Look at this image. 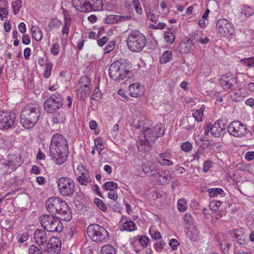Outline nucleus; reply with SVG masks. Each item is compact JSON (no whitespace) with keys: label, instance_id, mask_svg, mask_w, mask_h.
Returning <instances> with one entry per match:
<instances>
[{"label":"nucleus","instance_id":"nucleus-6","mask_svg":"<svg viewBox=\"0 0 254 254\" xmlns=\"http://www.w3.org/2000/svg\"><path fill=\"white\" fill-rule=\"evenodd\" d=\"M146 44L145 36L138 31L132 32L128 36L127 45L133 52L141 51Z\"/></svg>","mask_w":254,"mask_h":254},{"label":"nucleus","instance_id":"nucleus-34","mask_svg":"<svg viewBox=\"0 0 254 254\" xmlns=\"http://www.w3.org/2000/svg\"><path fill=\"white\" fill-rule=\"evenodd\" d=\"M79 87H90L91 80L87 76H82L79 80Z\"/></svg>","mask_w":254,"mask_h":254},{"label":"nucleus","instance_id":"nucleus-37","mask_svg":"<svg viewBox=\"0 0 254 254\" xmlns=\"http://www.w3.org/2000/svg\"><path fill=\"white\" fill-rule=\"evenodd\" d=\"M241 13L247 17L251 16L254 13V9L251 6L244 5L242 8Z\"/></svg>","mask_w":254,"mask_h":254},{"label":"nucleus","instance_id":"nucleus-43","mask_svg":"<svg viewBox=\"0 0 254 254\" xmlns=\"http://www.w3.org/2000/svg\"><path fill=\"white\" fill-rule=\"evenodd\" d=\"M53 68V64L52 63H47L45 64V69L44 76L45 78H49L51 74V71Z\"/></svg>","mask_w":254,"mask_h":254},{"label":"nucleus","instance_id":"nucleus-44","mask_svg":"<svg viewBox=\"0 0 254 254\" xmlns=\"http://www.w3.org/2000/svg\"><path fill=\"white\" fill-rule=\"evenodd\" d=\"M132 4L136 12L139 14H142L143 10L140 6V3L139 0H132Z\"/></svg>","mask_w":254,"mask_h":254},{"label":"nucleus","instance_id":"nucleus-47","mask_svg":"<svg viewBox=\"0 0 254 254\" xmlns=\"http://www.w3.org/2000/svg\"><path fill=\"white\" fill-rule=\"evenodd\" d=\"M29 254H42V252L35 245H31L28 250Z\"/></svg>","mask_w":254,"mask_h":254},{"label":"nucleus","instance_id":"nucleus-23","mask_svg":"<svg viewBox=\"0 0 254 254\" xmlns=\"http://www.w3.org/2000/svg\"><path fill=\"white\" fill-rule=\"evenodd\" d=\"M90 93V87H79L77 90V95L82 100H84Z\"/></svg>","mask_w":254,"mask_h":254},{"label":"nucleus","instance_id":"nucleus-45","mask_svg":"<svg viewBox=\"0 0 254 254\" xmlns=\"http://www.w3.org/2000/svg\"><path fill=\"white\" fill-rule=\"evenodd\" d=\"M221 204V202L220 201H211L209 204V207L212 211L215 212L219 209Z\"/></svg>","mask_w":254,"mask_h":254},{"label":"nucleus","instance_id":"nucleus-3","mask_svg":"<svg viewBox=\"0 0 254 254\" xmlns=\"http://www.w3.org/2000/svg\"><path fill=\"white\" fill-rule=\"evenodd\" d=\"M41 115V108L38 104L30 103L25 106L20 115V123L25 128H31L38 122Z\"/></svg>","mask_w":254,"mask_h":254},{"label":"nucleus","instance_id":"nucleus-48","mask_svg":"<svg viewBox=\"0 0 254 254\" xmlns=\"http://www.w3.org/2000/svg\"><path fill=\"white\" fill-rule=\"evenodd\" d=\"M230 96L231 98L236 102L239 101L242 99V97L241 96L240 93L237 91H233L230 94Z\"/></svg>","mask_w":254,"mask_h":254},{"label":"nucleus","instance_id":"nucleus-60","mask_svg":"<svg viewBox=\"0 0 254 254\" xmlns=\"http://www.w3.org/2000/svg\"><path fill=\"white\" fill-rule=\"evenodd\" d=\"M22 42L24 45H28L30 43V36L25 34H23L22 38Z\"/></svg>","mask_w":254,"mask_h":254},{"label":"nucleus","instance_id":"nucleus-41","mask_svg":"<svg viewBox=\"0 0 254 254\" xmlns=\"http://www.w3.org/2000/svg\"><path fill=\"white\" fill-rule=\"evenodd\" d=\"M105 21L108 24L118 23V15L114 14L108 15L105 19Z\"/></svg>","mask_w":254,"mask_h":254},{"label":"nucleus","instance_id":"nucleus-2","mask_svg":"<svg viewBox=\"0 0 254 254\" xmlns=\"http://www.w3.org/2000/svg\"><path fill=\"white\" fill-rule=\"evenodd\" d=\"M47 211L59 219L69 221L71 218V212L66 202L58 197L49 198L45 204Z\"/></svg>","mask_w":254,"mask_h":254},{"label":"nucleus","instance_id":"nucleus-59","mask_svg":"<svg viewBox=\"0 0 254 254\" xmlns=\"http://www.w3.org/2000/svg\"><path fill=\"white\" fill-rule=\"evenodd\" d=\"M212 162L210 160H207L203 163L202 170L204 172H206L211 167Z\"/></svg>","mask_w":254,"mask_h":254},{"label":"nucleus","instance_id":"nucleus-1","mask_svg":"<svg viewBox=\"0 0 254 254\" xmlns=\"http://www.w3.org/2000/svg\"><path fill=\"white\" fill-rule=\"evenodd\" d=\"M69 153L67 140L61 134H54L51 140L49 153L52 159L58 165L64 163Z\"/></svg>","mask_w":254,"mask_h":254},{"label":"nucleus","instance_id":"nucleus-31","mask_svg":"<svg viewBox=\"0 0 254 254\" xmlns=\"http://www.w3.org/2000/svg\"><path fill=\"white\" fill-rule=\"evenodd\" d=\"M124 230L131 232L133 231L136 228L135 223L131 220H128L126 221L123 225Z\"/></svg>","mask_w":254,"mask_h":254},{"label":"nucleus","instance_id":"nucleus-57","mask_svg":"<svg viewBox=\"0 0 254 254\" xmlns=\"http://www.w3.org/2000/svg\"><path fill=\"white\" fill-rule=\"evenodd\" d=\"M131 19V16L130 15H118V23L129 21Z\"/></svg>","mask_w":254,"mask_h":254},{"label":"nucleus","instance_id":"nucleus-18","mask_svg":"<svg viewBox=\"0 0 254 254\" xmlns=\"http://www.w3.org/2000/svg\"><path fill=\"white\" fill-rule=\"evenodd\" d=\"M151 121L144 117L141 121H139L137 124L134 125L135 127L143 131L144 138V139H145V135L146 133H147V131H149L151 129L149 127Z\"/></svg>","mask_w":254,"mask_h":254},{"label":"nucleus","instance_id":"nucleus-10","mask_svg":"<svg viewBox=\"0 0 254 254\" xmlns=\"http://www.w3.org/2000/svg\"><path fill=\"white\" fill-rule=\"evenodd\" d=\"M63 98L60 94L56 92L53 94L44 102V108L48 113H54L56 110L61 108L63 104Z\"/></svg>","mask_w":254,"mask_h":254},{"label":"nucleus","instance_id":"nucleus-9","mask_svg":"<svg viewBox=\"0 0 254 254\" xmlns=\"http://www.w3.org/2000/svg\"><path fill=\"white\" fill-rule=\"evenodd\" d=\"M42 226L47 231L61 232L63 230V224L54 215H43L40 219Z\"/></svg>","mask_w":254,"mask_h":254},{"label":"nucleus","instance_id":"nucleus-11","mask_svg":"<svg viewBox=\"0 0 254 254\" xmlns=\"http://www.w3.org/2000/svg\"><path fill=\"white\" fill-rule=\"evenodd\" d=\"M227 129L231 135L239 138L246 136L248 133L247 125L242 124L239 121H235L230 123L228 126Z\"/></svg>","mask_w":254,"mask_h":254},{"label":"nucleus","instance_id":"nucleus-40","mask_svg":"<svg viewBox=\"0 0 254 254\" xmlns=\"http://www.w3.org/2000/svg\"><path fill=\"white\" fill-rule=\"evenodd\" d=\"M178 208L181 212H185L187 210V202L185 199L181 198L178 200Z\"/></svg>","mask_w":254,"mask_h":254},{"label":"nucleus","instance_id":"nucleus-27","mask_svg":"<svg viewBox=\"0 0 254 254\" xmlns=\"http://www.w3.org/2000/svg\"><path fill=\"white\" fill-rule=\"evenodd\" d=\"M77 180L81 185L87 186L91 182V178L87 172L82 173L80 176L78 177Z\"/></svg>","mask_w":254,"mask_h":254},{"label":"nucleus","instance_id":"nucleus-56","mask_svg":"<svg viewBox=\"0 0 254 254\" xmlns=\"http://www.w3.org/2000/svg\"><path fill=\"white\" fill-rule=\"evenodd\" d=\"M158 163L161 165L170 166L173 164L172 161L166 158L159 159Z\"/></svg>","mask_w":254,"mask_h":254},{"label":"nucleus","instance_id":"nucleus-13","mask_svg":"<svg viewBox=\"0 0 254 254\" xmlns=\"http://www.w3.org/2000/svg\"><path fill=\"white\" fill-rule=\"evenodd\" d=\"M216 29L220 34L223 36L231 35L235 31L233 25L225 19H219L217 20Z\"/></svg>","mask_w":254,"mask_h":254},{"label":"nucleus","instance_id":"nucleus-29","mask_svg":"<svg viewBox=\"0 0 254 254\" xmlns=\"http://www.w3.org/2000/svg\"><path fill=\"white\" fill-rule=\"evenodd\" d=\"M186 235L191 241L193 242L197 241L198 238V232L195 228H192L188 230Z\"/></svg>","mask_w":254,"mask_h":254},{"label":"nucleus","instance_id":"nucleus-58","mask_svg":"<svg viewBox=\"0 0 254 254\" xmlns=\"http://www.w3.org/2000/svg\"><path fill=\"white\" fill-rule=\"evenodd\" d=\"M151 232L152 231L150 230L149 233L150 234L151 238L153 239L156 240L161 239L162 238V236L159 231H155L152 234L151 233Z\"/></svg>","mask_w":254,"mask_h":254},{"label":"nucleus","instance_id":"nucleus-39","mask_svg":"<svg viewBox=\"0 0 254 254\" xmlns=\"http://www.w3.org/2000/svg\"><path fill=\"white\" fill-rule=\"evenodd\" d=\"M104 188L106 190L113 191L118 188V185L114 182H107L104 184Z\"/></svg>","mask_w":254,"mask_h":254},{"label":"nucleus","instance_id":"nucleus-20","mask_svg":"<svg viewBox=\"0 0 254 254\" xmlns=\"http://www.w3.org/2000/svg\"><path fill=\"white\" fill-rule=\"evenodd\" d=\"M150 177H154L157 180V182L160 185L167 184L170 181V176L166 172L156 173L151 174Z\"/></svg>","mask_w":254,"mask_h":254},{"label":"nucleus","instance_id":"nucleus-30","mask_svg":"<svg viewBox=\"0 0 254 254\" xmlns=\"http://www.w3.org/2000/svg\"><path fill=\"white\" fill-rule=\"evenodd\" d=\"M205 109L204 105H201L200 109L196 110L192 114L193 117L195 119V121L197 122L202 121V117L203 114V111Z\"/></svg>","mask_w":254,"mask_h":254},{"label":"nucleus","instance_id":"nucleus-54","mask_svg":"<svg viewBox=\"0 0 254 254\" xmlns=\"http://www.w3.org/2000/svg\"><path fill=\"white\" fill-rule=\"evenodd\" d=\"M181 147L183 151L185 152H189L191 149L192 145L190 142H186L181 145Z\"/></svg>","mask_w":254,"mask_h":254},{"label":"nucleus","instance_id":"nucleus-63","mask_svg":"<svg viewBox=\"0 0 254 254\" xmlns=\"http://www.w3.org/2000/svg\"><path fill=\"white\" fill-rule=\"evenodd\" d=\"M28 238H29V235L27 233H22L20 237L18 240V242L20 243H23L24 242L26 241Z\"/></svg>","mask_w":254,"mask_h":254},{"label":"nucleus","instance_id":"nucleus-42","mask_svg":"<svg viewBox=\"0 0 254 254\" xmlns=\"http://www.w3.org/2000/svg\"><path fill=\"white\" fill-rule=\"evenodd\" d=\"M164 38L167 43L172 44L175 39V36L172 33L165 32L164 33Z\"/></svg>","mask_w":254,"mask_h":254},{"label":"nucleus","instance_id":"nucleus-24","mask_svg":"<svg viewBox=\"0 0 254 254\" xmlns=\"http://www.w3.org/2000/svg\"><path fill=\"white\" fill-rule=\"evenodd\" d=\"M192 46V41L188 39L185 42H182L180 44L179 50L182 53H187L190 51Z\"/></svg>","mask_w":254,"mask_h":254},{"label":"nucleus","instance_id":"nucleus-21","mask_svg":"<svg viewBox=\"0 0 254 254\" xmlns=\"http://www.w3.org/2000/svg\"><path fill=\"white\" fill-rule=\"evenodd\" d=\"M66 120V115L62 111H58L52 115V122L53 124H64Z\"/></svg>","mask_w":254,"mask_h":254},{"label":"nucleus","instance_id":"nucleus-50","mask_svg":"<svg viewBox=\"0 0 254 254\" xmlns=\"http://www.w3.org/2000/svg\"><path fill=\"white\" fill-rule=\"evenodd\" d=\"M115 45V42L114 41H111L109 42L104 49L105 53L108 54L112 51Z\"/></svg>","mask_w":254,"mask_h":254},{"label":"nucleus","instance_id":"nucleus-25","mask_svg":"<svg viewBox=\"0 0 254 254\" xmlns=\"http://www.w3.org/2000/svg\"><path fill=\"white\" fill-rule=\"evenodd\" d=\"M221 121H218L217 122H215L211 126V134L214 137H219L223 131V128L219 126V122Z\"/></svg>","mask_w":254,"mask_h":254},{"label":"nucleus","instance_id":"nucleus-12","mask_svg":"<svg viewBox=\"0 0 254 254\" xmlns=\"http://www.w3.org/2000/svg\"><path fill=\"white\" fill-rule=\"evenodd\" d=\"M15 121L14 114L7 112L0 111V129L6 130L12 127Z\"/></svg>","mask_w":254,"mask_h":254},{"label":"nucleus","instance_id":"nucleus-8","mask_svg":"<svg viewBox=\"0 0 254 254\" xmlns=\"http://www.w3.org/2000/svg\"><path fill=\"white\" fill-rule=\"evenodd\" d=\"M59 192L65 197H71L75 191V183L71 178L61 177L56 181Z\"/></svg>","mask_w":254,"mask_h":254},{"label":"nucleus","instance_id":"nucleus-61","mask_svg":"<svg viewBox=\"0 0 254 254\" xmlns=\"http://www.w3.org/2000/svg\"><path fill=\"white\" fill-rule=\"evenodd\" d=\"M244 63L246 66H254V58L245 59Z\"/></svg>","mask_w":254,"mask_h":254},{"label":"nucleus","instance_id":"nucleus-51","mask_svg":"<svg viewBox=\"0 0 254 254\" xmlns=\"http://www.w3.org/2000/svg\"><path fill=\"white\" fill-rule=\"evenodd\" d=\"M165 245L166 243L164 241H161L160 242H156L154 244V247L156 251L160 252Z\"/></svg>","mask_w":254,"mask_h":254},{"label":"nucleus","instance_id":"nucleus-35","mask_svg":"<svg viewBox=\"0 0 254 254\" xmlns=\"http://www.w3.org/2000/svg\"><path fill=\"white\" fill-rule=\"evenodd\" d=\"M234 237L237 239L238 243L241 245L246 244L248 242L247 236L244 234L240 235L235 233Z\"/></svg>","mask_w":254,"mask_h":254},{"label":"nucleus","instance_id":"nucleus-15","mask_svg":"<svg viewBox=\"0 0 254 254\" xmlns=\"http://www.w3.org/2000/svg\"><path fill=\"white\" fill-rule=\"evenodd\" d=\"M60 248L61 242L60 239L57 237H52L48 240L44 251L53 252V253H58L60 250Z\"/></svg>","mask_w":254,"mask_h":254},{"label":"nucleus","instance_id":"nucleus-36","mask_svg":"<svg viewBox=\"0 0 254 254\" xmlns=\"http://www.w3.org/2000/svg\"><path fill=\"white\" fill-rule=\"evenodd\" d=\"M70 19L65 18L64 23L62 31L63 35H66V37H67L69 33V30L70 27Z\"/></svg>","mask_w":254,"mask_h":254},{"label":"nucleus","instance_id":"nucleus-55","mask_svg":"<svg viewBox=\"0 0 254 254\" xmlns=\"http://www.w3.org/2000/svg\"><path fill=\"white\" fill-rule=\"evenodd\" d=\"M179 243L175 239H172L169 242V245L170 247L174 250L177 249L178 246L179 245Z\"/></svg>","mask_w":254,"mask_h":254},{"label":"nucleus","instance_id":"nucleus-49","mask_svg":"<svg viewBox=\"0 0 254 254\" xmlns=\"http://www.w3.org/2000/svg\"><path fill=\"white\" fill-rule=\"evenodd\" d=\"M60 49V45L56 43L53 44L52 48H51L50 51L52 54L53 55L56 56L58 55L59 53Z\"/></svg>","mask_w":254,"mask_h":254},{"label":"nucleus","instance_id":"nucleus-28","mask_svg":"<svg viewBox=\"0 0 254 254\" xmlns=\"http://www.w3.org/2000/svg\"><path fill=\"white\" fill-rule=\"evenodd\" d=\"M32 37L37 41H40L42 38V31L38 26H33L31 28Z\"/></svg>","mask_w":254,"mask_h":254},{"label":"nucleus","instance_id":"nucleus-4","mask_svg":"<svg viewBox=\"0 0 254 254\" xmlns=\"http://www.w3.org/2000/svg\"><path fill=\"white\" fill-rule=\"evenodd\" d=\"M165 129L162 124H157L150 130L147 131L145 139H140L137 143L138 148L143 152L150 150L151 145L159 137L164 134Z\"/></svg>","mask_w":254,"mask_h":254},{"label":"nucleus","instance_id":"nucleus-33","mask_svg":"<svg viewBox=\"0 0 254 254\" xmlns=\"http://www.w3.org/2000/svg\"><path fill=\"white\" fill-rule=\"evenodd\" d=\"M116 251L111 245H107L103 246L101 250V254H115Z\"/></svg>","mask_w":254,"mask_h":254},{"label":"nucleus","instance_id":"nucleus-5","mask_svg":"<svg viewBox=\"0 0 254 254\" xmlns=\"http://www.w3.org/2000/svg\"><path fill=\"white\" fill-rule=\"evenodd\" d=\"M110 77L115 81H120L127 77L129 78L130 72L127 68V63L120 60L113 63L109 69Z\"/></svg>","mask_w":254,"mask_h":254},{"label":"nucleus","instance_id":"nucleus-64","mask_svg":"<svg viewBox=\"0 0 254 254\" xmlns=\"http://www.w3.org/2000/svg\"><path fill=\"white\" fill-rule=\"evenodd\" d=\"M245 159L248 161H252L254 159V151L248 152L245 154Z\"/></svg>","mask_w":254,"mask_h":254},{"label":"nucleus","instance_id":"nucleus-17","mask_svg":"<svg viewBox=\"0 0 254 254\" xmlns=\"http://www.w3.org/2000/svg\"><path fill=\"white\" fill-rule=\"evenodd\" d=\"M73 6L79 11L86 12L91 11L88 0H72Z\"/></svg>","mask_w":254,"mask_h":254},{"label":"nucleus","instance_id":"nucleus-38","mask_svg":"<svg viewBox=\"0 0 254 254\" xmlns=\"http://www.w3.org/2000/svg\"><path fill=\"white\" fill-rule=\"evenodd\" d=\"M12 8L13 9L14 14H17L20 10V8L22 6L21 0H16L12 3Z\"/></svg>","mask_w":254,"mask_h":254},{"label":"nucleus","instance_id":"nucleus-26","mask_svg":"<svg viewBox=\"0 0 254 254\" xmlns=\"http://www.w3.org/2000/svg\"><path fill=\"white\" fill-rule=\"evenodd\" d=\"M89 2V6L91 11L100 10L103 8V2L102 0H88Z\"/></svg>","mask_w":254,"mask_h":254},{"label":"nucleus","instance_id":"nucleus-16","mask_svg":"<svg viewBox=\"0 0 254 254\" xmlns=\"http://www.w3.org/2000/svg\"><path fill=\"white\" fill-rule=\"evenodd\" d=\"M34 237L36 244L40 247L46 245L48 242V237L44 230L37 229L34 232Z\"/></svg>","mask_w":254,"mask_h":254},{"label":"nucleus","instance_id":"nucleus-19","mask_svg":"<svg viewBox=\"0 0 254 254\" xmlns=\"http://www.w3.org/2000/svg\"><path fill=\"white\" fill-rule=\"evenodd\" d=\"M128 90L129 94L133 97H137L143 93V88L138 83H135L129 85Z\"/></svg>","mask_w":254,"mask_h":254},{"label":"nucleus","instance_id":"nucleus-46","mask_svg":"<svg viewBox=\"0 0 254 254\" xmlns=\"http://www.w3.org/2000/svg\"><path fill=\"white\" fill-rule=\"evenodd\" d=\"M94 203L102 211H105L107 209L106 205L104 203L103 201L99 198H96L94 199Z\"/></svg>","mask_w":254,"mask_h":254},{"label":"nucleus","instance_id":"nucleus-32","mask_svg":"<svg viewBox=\"0 0 254 254\" xmlns=\"http://www.w3.org/2000/svg\"><path fill=\"white\" fill-rule=\"evenodd\" d=\"M209 196L211 197H215L217 196L218 195L223 196L224 195V190L220 188H213L209 189L208 190Z\"/></svg>","mask_w":254,"mask_h":254},{"label":"nucleus","instance_id":"nucleus-22","mask_svg":"<svg viewBox=\"0 0 254 254\" xmlns=\"http://www.w3.org/2000/svg\"><path fill=\"white\" fill-rule=\"evenodd\" d=\"M7 161L8 168L9 169L8 171L10 173L16 170L21 164V157L19 155L15 156L14 158Z\"/></svg>","mask_w":254,"mask_h":254},{"label":"nucleus","instance_id":"nucleus-62","mask_svg":"<svg viewBox=\"0 0 254 254\" xmlns=\"http://www.w3.org/2000/svg\"><path fill=\"white\" fill-rule=\"evenodd\" d=\"M8 14V11L7 9L3 7H0V17L1 20H3Z\"/></svg>","mask_w":254,"mask_h":254},{"label":"nucleus","instance_id":"nucleus-52","mask_svg":"<svg viewBox=\"0 0 254 254\" xmlns=\"http://www.w3.org/2000/svg\"><path fill=\"white\" fill-rule=\"evenodd\" d=\"M149 241V238L146 236H142L139 239L140 245L144 248L147 247Z\"/></svg>","mask_w":254,"mask_h":254},{"label":"nucleus","instance_id":"nucleus-53","mask_svg":"<svg viewBox=\"0 0 254 254\" xmlns=\"http://www.w3.org/2000/svg\"><path fill=\"white\" fill-rule=\"evenodd\" d=\"M172 53L170 51H166L162 56V60L163 63H167L172 58Z\"/></svg>","mask_w":254,"mask_h":254},{"label":"nucleus","instance_id":"nucleus-7","mask_svg":"<svg viewBox=\"0 0 254 254\" xmlns=\"http://www.w3.org/2000/svg\"><path fill=\"white\" fill-rule=\"evenodd\" d=\"M88 236L97 243H104L109 239L107 231L102 226L94 224L89 225L87 229Z\"/></svg>","mask_w":254,"mask_h":254},{"label":"nucleus","instance_id":"nucleus-14","mask_svg":"<svg viewBox=\"0 0 254 254\" xmlns=\"http://www.w3.org/2000/svg\"><path fill=\"white\" fill-rule=\"evenodd\" d=\"M220 85L225 90L232 88L236 83V80L233 74L227 73L223 75L220 80Z\"/></svg>","mask_w":254,"mask_h":254}]
</instances>
